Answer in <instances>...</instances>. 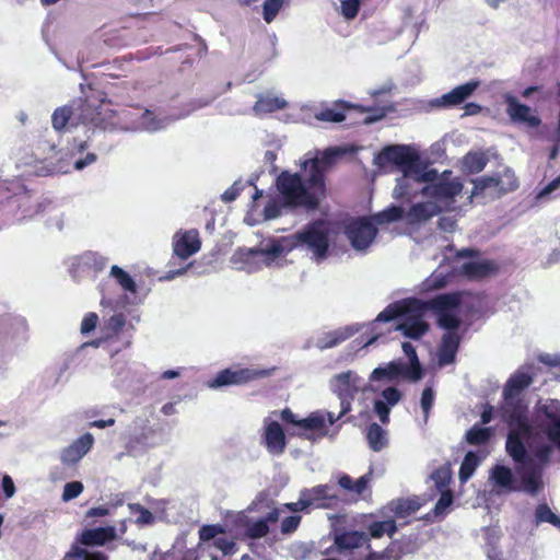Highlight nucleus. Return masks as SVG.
Segmentation results:
<instances>
[{
  "label": "nucleus",
  "mask_w": 560,
  "mask_h": 560,
  "mask_svg": "<svg viewBox=\"0 0 560 560\" xmlns=\"http://www.w3.org/2000/svg\"><path fill=\"white\" fill-rule=\"evenodd\" d=\"M72 115L70 107L63 106L55 109L51 116V124L55 130H62Z\"/></svg>",
  "instance_id": "nucleus-46"
},
{
  "label": "nucleus",
  "mask_w": 560,
  "mask_h": 560,
  "mask_svg": "<svg viewBox=\"0 0 560 560\" xmlns=\"http://www.w3.org/2000/svg\"><path fill=\"white\" fill-rule=\"evenodd\" d=\"M538 361L547 366L556 369L560 364V354L541 353Z\"/></svg>",
  "instance_id": "nucleus-63"
},
{
  "label": "nucleus",
  "mask_w": 560,
  "mask_h": 560,
  "mask_svg": "<svg viewBox=\"0 0 560 560\" xmlns=\"http://www.w3.org/2000/svg\"><path fill=\"white\" fill-rule=\"evenodd\" d=\"M129 510L131 514H138L136 520L138 524L149 525L154 521L153 514L149 510L142 508L140 504H129Z\"/></svg>",
  "instance_id": "nucleus-53"
},
{
  "label": "nucleus",
  "mask_w": 560,
  "mask_h": 560,
  "mask_svg": "<svg viewBox=\"0 0 560 560\" xmlns=\"http://www.w3.org/2000/svg\"><path fill=\"white\" fill-rule=\"evenodd\" d=\"M340 418L341 417H339V415L335 416L329 411H314L308 417L301 419L299 427L305 430H314L317 432L318 438H324L329 435L326 422H328L329 425H332Z\"/></svg>",
  "instance_id": "nucleus-22"
},
{
  "label": "nucleus",
  "mask_w": 560,
  "mask_h": 560,
  "mask_svg": "<svg viewBox=\"0 0 560 560\" xmlns=\"http://www.w3.org/2000/svg\"><path fill=\"white\" fill-rule=\"evenodd\" d=\"M404 357L375 368L369 381L415 384L420 381V360L416 347L409 341L401 345Z\"/></svg>",
  "instance_id": "nucleus-6"
},
{
  "label": "nucleus",
  "mask_w": 560,
  "mask_h": 560,
  "mask_svg": "<svg viewBox=\"0 0 560 560\" xmlns=\"http://www.w3.org/2000/svg\"><path fill=\"white\" fill-rule=\"evenodd\" d=\"M401 398L400 392L393 387H386L381 396L374 401V411L383 424L389 420V413L392 407L397 405Z\"/></svg>",
  "instance_id": "nucleus-25"
},
{
  "label": "nucleus",
  "mask_w": 560,
  "mask_h": 560,
  "mask_svg": "<svg viewBox=\"0 0 560 560\" xmlns=\"http://www.w3.org/2000/svg\"><path fill=\"white\" fill-rule=\"evenodd\" d=\"M552 452V447L548 444L538 445L535 451V457H537L542 464L548 463L550 458V454Z\"/></svg>",
  "instance_id": "nucleus-62"
},
{
  "label": "nucleus",
  "mask_w": 560,
  "mask_h": 560,
  "mask_svg": "<svg viewBox=\"0 0 560 560\" xmlns=\"http://www.w3.org/2000/svg\"><path fill=\"white\" fill-rule=\"evenodd\" d=\"M369 540L368 535L364 532H345L336 534L335 544L339 549H354L359 548Z\"/></svg>",
  "instance_id": "nucleus-35"
},
{
  "label": "nucleus",
  "mask_w": 560,
  "mask_h": 560,
  "mask_svg": "<svg viewBox=\"0 0 560 560\" xmlns=\"http://www.w3.org/2000/svg\"><path fill=\"white\" fill-rule=\"evenodd\" d=\"M63 560H106V557L101 552L89 553L85 550H77L65 556Z\"/></svg>",
  "instance_id": "nucleus-54"
},
{
  "label": "nucleus",
  "mask_w": 560,
  "mask_h": 560,
  "mask_svg": "<svg viewBox=\"0 0 560 560\" xmlns=\"http://www.w3.org/2000/svg\"><path fill=\"white\" fill-rule=\"evenodd\" d=\"M438 159H431V156L422 153V183H425V185L439 180L441 174L436 170L429 168V165L438 161Z\"/></svg>",
  "instance_id": "nucleus-47"
},
{
  "label": "nucleus",
  "mask_w": 560,
  "mask_h": 560,
  "mask_svg": "<svg viewBox=\"0 0 560 560\" xmlns=\"http://www.w3.org/2000/svg\"><path fill=\"white\" fill-rule=\"evenodd\" d=\"M261 440L268 453L273 456L281 455L285 450V434L280 423L270 417L264 419Z\"/></svg>",
  "instance_id": "nucleus-17"
},
{
  "label": "nucleus",
  "mask_w": 560,
  "mask_h": 560,
  "mask_svg": "<svg viewBox=\"0 0 560 560\" xmlns=\"http://www.w3.org/2000/svg\"><path fill=\"white\" fill-rule=\"evenodd\" d=\"M116 528L114 526L97 527L84 530L81 541L86 546H103L107 541L116 539Z\"/></svg>",
  "instance_id": "nucleus-28"
},
{
  "label": "nucleus",
  "mask_w": 560,
  "mask_h": 560,
  "mask_svg": "<svg viewBox=\"0 0 560 560\" xmlns=\"http://www.w3.org/2000/svg\"><path fill=\"white\" fill-rule=\"evenodd\" d=\"M479 465V457L474 452H468L459 467V480L462 482H466L475 472L476 468Z\"/></svg>",
  "instance_id": "nucleus-41"
},
{
  "label": "nucleus",
  "mask_w": 560,
  "mask_h": 560,
  "mask_svg": "<svg viewBox=\"0 0 560 560\" xmlns=\"http://www.w3.org/2000/svg\"><path fill=\"white\" fill-rule=\"evenodd\" d=\"M478 80H471L454 88L448 93L443 94L430 102L432 107H455L463 104L479 88Z\"/></svg>",
  "instance_id": "nucleus-19"
},
{
  "label": "nucleus",
  "mask_w": 560,
  "mask_h": 560,
  "mask_svg": "<svg viewBox=\"0 0 560 560\" xmlns=\"http://www.w3.org/2000/svg\"><path fill=\"white\" fill-rule=\"evenodd\" d=\"M83 483L81 481L67 482L63 486L62 501L68 502L78 498L83 492Z\"/></svg>",
  "instance_id": "nucleus-52"
},
{
  "label": "nucleus",
  "mask_w": 560,
  "mask_h": 560,
  "mask_svg": "<svg viewBox=\"0 0 560 560\" xmlns=\"http://www.w3.org/2000/svg\"><path fill=\"white\" fill-rule=\"evenodd\" d=\"M98 317L95 313H89L84 316L81 324V332L89 334L95 329Z\"/></svg>",
  "instance_id": "nucleus-59"
},
{
  "label": "nucleus",
  "mask_w": 560,
  "mask_h": 560,
  "mask_svg": "<svg viewBox=\"0 0 560 560\" xmlns=\"http://www.w3.org/2000/svg\"><path fill=\"white\" fill-rule=\"evenodd\" d=\"M434 401V392L431 387L422 389V411L424 412V420H427L428 413Z\"/></svg>",
  "instance_id": "nucleus-57"
},
{
  "label": "nucleus",
  "mask_w": 560,
  "mask_h": 560,
  "mask_svg": "<svg viewBox=\"0 0 560 560\" xmlns=\"http://www.w3.org/2000/svg\"><path fill=\"white\" fill-rule=\"evenodd\" d=\"M359 376L352 371L341 372L335 375L330 381V387L340 398L341 411L339 417H342L350 410V400L353 394L358 390Z\"/></svg>",
  "instance_id": "nucleus-16"
},
{
  "label": "nucleus",
  "mask_w": 560,
  "mask_h": 560,
  "mask_svg": "<svg viewBox=\"0 0 560 560\" xmlns=\"http://www.w3.org/2000/svg\"><path fill=\"white\" fill-rule=\"evenodd\" d=\"M328 233L329 228L325 222H314L294 235L296 240L295 245L311 252L312 258L319 264L326 259L328 254Z\"/></svg>",
  "instance_id": "nucleus-12"
},
{
  "label": "nucleus",
  "mask_w": 560,
  "mask_h": 560,
  "mask_svg": "<svg viewBox=\"0 0 560 560\" xmlns=\"http://www.w3.org/2000/svg\"><path fill=\"white\" fill-rule=\"evenodd\" d=\"M521 465L523 466V471L521 472L520 490H524L525 492L535 495L544 486L541 467L535 464L533 458L532 462Z\"/></svg>",
  "instance_id": "nucleus-23"
},
{
  "label": "nucleus",
  "mask_w": 560,
  "mask_h": 560,
  "mask_svg": "<svg viewBox=\"0 0 560 560\" xmlns=\"http://www.w3.org/2000/svg\"><path fill=\"white\" fill-rule=\"evenodd\" d=\"M369 529L371 537L381 538L384 535L392 537L396 532L397 527L394 520H386L371 524Z\"/></svg>",
  "instance_id": "nucleus-44"
},
{
  "label": "nucleus",
  "mask_w": 560,
  "mask_h": 560,
  "mask_svg": "<svg viewBox=\"0 0 560 560\" xmlns=\"http://www.w3.org/2000/svg\"><path fill=\"white\" fill-rule=\"evenodd\" d=\"M316 119L323 121L340 122L345 120V114L332 108H327L315 115Z\"/></svg>",
  "instance_id": "nucleus-55"
},
{
  "label": "nucleus",
  "mask_w": 560,
  "mask_h": 560,
  "mask_svg": "<svg viewBox=\"0 0 560 560\" xmlns=\"http://www.w3.org/2000/svg\"><path fill=\"white\" fill-rule=\"evenodd\" d=\"M94 438L85 433L75 440L68 447L62 450L60 459L63 464L70 465L79 462L93 446Z\"/></svg>",
  "instance_id": "nucleus-24"
},
{
  "label": "nucleus",
  "mask_w": 560,
  "mask_h": 560,
  "mask_svg": "<svg viewBox=\"0 0 560 560\" xmlns=\"http://www.w3.org/2000/svg\"><path fill=\"white\" fill-rule=\"evenodd\" d=\"M491 480L494 486L506 492L520 491L511 468L504 465H495L491 469Z\"/></svg>",
  "instance_id": "nucleus-29"
},
{
  "label": "nucleus",
  "mask_w": 560,
  "mask_h": 560,
  "mask_svg": "<svg viewBox=\"0 0 560 560\" xmlns=\"http://www.w3.org/2000/svg\"><path fill=\"white\" fill-rule=\"evenodd\" d=\"M272 370L267 369H225L208 382V387L220 388L229 385H242L254 380L264 378L271 374Z\"/></svg>",
  "instance_id": "nucleus-14"
},
{
  "label": "nucleus",
  "mask_w": 560,
  "mask_h": 560,
  "mask_svg": "<svg viewBox=\"0 0 560 560\" xmlns=\"http://www.w3.org/2000/svg\"><path fill=\"white\" fill-rule=\"evenodd\" d=\"M284 0H266L262 5V15L266 23H271L281 8L283 7Z\"/></svg>",
  "instance_id": "nucleus-48"
},
{
  "label": "nucleus",
  "mask_w": 560,
  "mask_h": 560,
  "mask_svg": "<svg viewBox=\"0 0 560 560\" xmlns=\"http://www.w3.org/2000/svg\"><path fill=\"white\" fill-rule=\"evenodd\" d=\"M489 159L482 151H469L462 159V171L466 174H478L482 172Z\"/></svg>",
  "instance_id": "nucleus-32"
},
{
  "label": "nucleus",
  "mask_w": 560,
  "mask_h": 560,
  "mask_svg": "<svg viewBox=\"0 0 560 560\" xmlns=\"http://www.w3.org/2000/svg\"><path fill=\"white\" fill-rule=\"evenodd\" d=\"M247 535L252 538H260L268 534L269 526L267 520H257L247 525Z\"/></svg>",
  "instance_id": "nucleus-50"
},
{
  "label": "nucleus",
  "mask_w": 560,
  "mask_h": 560,
  "mask_svg": "<svg viewBox=\"0 0 560 560\" xmlns=\"http://www.w3.org/2000/svg\"><path fill=\"white\" fill-rule=\"evenodd\" d=\"M331 487L328 485H319L312 489L302 491L305 499H310V505L317 509H327L337 500V495L330 492Z\"/></svg>",
  "instance_id": "nucleus-27"
},
{
  "label": "nucleus",
  "mask_w": 560,
  "mask_h": 560,
  "mask_svg": "<svg viewBox=\"0 0 560 560\" xmlns=\"http://www.w3.org/2000/svg\"><path fill=\"white\" fill-rule=\"evenodd\" d=\"M529 430L521 432L517 425H508L509 432L505 451L516 464L532 462L524 439H529L534 431L542 433L560 451V400L538 399L534 406L530 419L527 417Z\"/></svg>",
  "instance_id": "nucleus-2"
},
{
  "label": "nucleus",
  "mask_w": 560,
  "mask_h": 560,
  "mask_svg": "<svg viewBox=\"0 0 560 560\" xmlns=\"http://www.w3.org/2000/svg\"><path fill=\"white\" fill-rule=\"evenodd\" d=\"M439 492L440 498L432 511L428 512L425 515H422V521L425 523H434L443 520L448 513V509L453 504L454 495L452 490H443Z\"/></svg>",
  "instance_id": "nucleus-30"
},
{
  "label": "nucleus",
  "mask_w": 560,
  "mask_h": 560,
  "mask_svg": "<svg viewBox=\"0 0 560 560\" xmlns=\"http://www.w3.org/2000/svg\"><path fill=\"white\" fill-rule=\"evenodd\" d=\"M171 124V119L167 117L156 118L153 117L152 114L147 110L141 117V128L149 132H156L165 129Z\"/></svg>",
  "instance_id": "nucleus-40"
},
{
  "label": "nucleus",
  "mask_w": 560,
  "mask_h": 560,
  "mask_svg": "<svg viewBox=\"0 0 560 560\" xmlns=\"http://www.w3.org/2000/svg\"><path fill=\"white\" fill-rule=\"evenodd\" d=\"M387 508L396 516L407 517L418 510L419 504L413 500L398 499V500L392 501Z\"/></svg>",
  "instance_id": "nucleus-39"
},
{
  "label": "nucleus",
  "mask_w": 560,
  "mask_h": 560,
  "mask_svg": "<svg viewBox=\"0 0 560 560\" xmlns=\"http://www.w3.org/2000/svg\"><path fill=\"white\" fill-rule=\"evenodd\" d=\"M371 472L369 474H365L363 476H361L359 479L357 480H353L350 476L348 475H342L339 480H338V483L339 486L349 491V492H352L357 495H360L362 494L366 488H368V485L370 483L371 481Z\"/></svg>",
  "instance_id": "nucleus-37"
},
{
  "label": "nucleus",
  "mask_w": 560,
  "mask_h": 560,
  "mask_svg": "<svg viewBox=\"0 0 560 560\" xmlns=\"http://www.w3.org/2000/svg\"><path fill=\"white\" fill-rule=\"evenodd\" d=\"M284 107H287L285 100L279 96H273L271 94H259L257 96V102L255 103L253 110L255 115H262L273 113Z\"/></svg>",
  "instance_id": "nucleus-33"
},
{
  "label": "nucleus",
  "mask_w": 560,
  "mask_h": 560,
  "mask_svg": "<svg viewBox=\"0 0 560 560\" xmlns=\"http://www.w3.org/2000/svg\"><path fill=\"white\" fill-rule=\"evenodd\" d=\"M533 383V376L526 372L517 370L506 381L503 387V400L499 407L501 420L508 425H517L522 432H527L528 406L523 398L524 390Z\"/></svg>",
  "instance_id": "nucleus-5"
},
{
  "label": "nucleus",
  "mask_w": 560,
  "mask_h": 560,
  "mask_svg": "<svg viewBox=\"0 0 560 560\" xmlns=\"http://www.w3.org/2000/svg\"><path fill=\"white\" fill-rule=\"evenodd\" d=\"M82 260L84 265L96 271L103 270L107 265V258L94 252L85 253L82 256Z\"/></svg>",
  "instance_id": "nucleus-49"
},
{
  "label": "nucleus",
  "mask_w": 560,
  "mask_h": 560,
  "mask_svg": "<svg viewBox=\"0 0 560 560\" xmlns=\"http://www.w3.org/2000/svg\"><path fill=\"white\" fill-rule=\"evenodd\" d=\"M340 148H329L320 153L302 162V166L308 174L305 187L298 174L283 172L277 179V187L284 202L288 206H303L307 209L317 208L319 200L325 196L324 172L343 154Z\"/></svg>",
  "instance_id": "nucleus-1"
},
{
  "label": "nucleus",
  "mask_w": 560,
  "mask_h": 560,
  "mask_svg": "<svg viewBox=\"0 0 560 560\" xmlns=\"http://www.w3.org/2000/svg\"><path fill=\"white\" fill-rule=\"evenodd\" d=\"M451 270H446L443 266L436 268L425 280L422 281V291L439 290L447 285L451 280L457 277L454 273V264Z\"/></svg>",
  "instance_id": "nucleus-31"
},
{
  "label": "nucleus",
  "mask_w": 560,
  "mask_h": 560,
  "mask_svg": "<svg viewBox=\"0 0 560 560\" xmlns=\"http://www.w3.org/2000/svg\"><path fill=\"white\" fill-rule=\"evenodd\" d=\"M110 276L114 277L124 290L135 293L137 290L133 279L120 267L113 266L110 268Z\"/></svg>",
  "instance_id": "nucleus-45"
},
{
  "label": "nucleus",
  "mask_w": 560,
  "mask_h": 560,
  "mask_svg": "<svg viewBox=\"0 0 560 560\" xmlns=\"http://www.w3.org/2000/svg\"><path fill=\"white\" fill-rule=\"evenodd\" d=\"M445 330L446 332L442 336L436 350L438 363L440 366L448 365L455 361L460 343V336L458 335L457 329Z\"/></svg>",
  "instance_id": "nucleus-21"
},
{
  "label": "nucleus",
  "mask_w": 560,
  "mask_h": 560,
  "mask_svg": "<svg viewBox=\"0 0 560 560\" xmlns=\"http://www.w3.org/2000/svg\"><path fill=\"white\" fill-rule=\"evenodd\" d=\"M360 8V0H342L341 1V12L343 16L348 20L357 16Z\"/></svg>",
  "instance_id": "nucleus-56"
},
{
  "label": "nucleus",
  "mask_w": 560,
  "mask_h": 560,
  "mask_svg": "<svg viewBox=\"0 0 560 560\" xmlns=\"http://www.w3.org/2000/svg\"><path fill=\"white\" fill-rule=\"evenodd\" d=\"M431 479L433 480L438 491L451 490L448 485L452 479V471L447 465L436 468L432 472Z\"/></svg>",
  "instance_id": "nucleus-43"
},
{
  "label": "nucleus",
  "mask_w": 560,
  "mask_h": 560,
  "mask_svg": "<svg viewBox=\"0 0 560 560\" xmlns=\"http://www.w3.org/2000/svg\"><path fill=\"white\" fill-rule=\"evenodd\" d=\"M284 252V247L279 243H272L262 248H244L237 250L232 256V264L238 270L255 272L260 265H271Z\"/></svg>",
  "instance_id": "nucleus-11"
},
{
  "label": "nucleus",
  "mask_w": 560,
  "mask_h": 560,
  "mask_svg": "<svg viewBox=\"0 0 560 560\" xmlns=\"http://www.w3.org/2000/svg\"><path fill=\"white\" fill-rule=\"evenodd\" d=\"M560 188V175L548 183L539 192L538 198H545Z\"/></svg>",
  "instance_id": "nucleus-64"
},
{
  "label": "nucleus",
  "mask_w": 560,
  "mask_h": 560,
  "mask_svg": "<svg viewBox=\"0 0 560 560\" xmlns=\"http://www.w3.org/2000/svg\"><path fill=\"white\" fill-rule=\"evenodd\" d=\"M446 252H454L446 257L450 264H454V273L470 281H480L499 272V265L492 259H479L481 253L478 248L466 247L456 249L448 245Z\"/></svg>",
  "instance_id": "nucleus-7"
},
{
  "label": "nucleus",
  "mask_w": 560,
  "mask_h": 560,
  "mask_svg": "<svg viewBox=\"0 0 560 560\" xmlns=\"http://www.w3.org/2000/svg\"><path fill=\"white\" fill-rule=\"evenodd\" d=\"M88 148V140L74 139L69 149L71 158L74 159L73 166L78 171L85 168L96 161V154L94 153H88L84 158L75 159L78 154H82Z\"/></svg>",
  "instance_id": "nucleus-34"
},
{
  "label": "nucleus",
  "mask_w": 560,
  "mask_h": 560,
  "mask_svg": "<svg viewBox=\"0 0 560 560\" xmlns=\"http://www.w3.org/2000/svg\"><path fill=\"white\" fill-rule=\"evenodd\" d=\"M247 184L254 185L253 180H247L246 183H243L242 180H235L233 185L221 195L222 201L231 202L235 200Z\"/></svg>",
  "instance_id": "nucleus-51"
},
{
  "label": "nucleus",
  "mask_w": 560,
  "mask_h": 560,
  "mask_svg": "<svg viewBox=\"0 0 560 560\" xmlns=\"http://www.w3.org/2000/svg\"><path fill=\"white\" fill-rule=\"evenodd\" d=\"M370 329L375 335L364 347L373 345L380 336L392 331H400L406 338L419 339L420 300L407 298L388 304L370 324Z\"/></svg>",
  "instance_id": "nucleus-4"
},
{
  "label": "nucleus",
  "mask_w": 560,
  "mask_h": 560,
  "mask_svg": "<svg viewBox=\"0 0 560 560\" xmlns=\"http://www.w3.org/2000/svg\"><path fill=\"white\" fill-rule=\"evenodd\" d=\"M201 247L197 230L176 232L173 236L174 254L180 259H187L198 253Z\"/></svg>",
  "instance_id": "nucleus-20"
},
{
  "label": "nucleus",
  "mask_w": 560,
  "mask_h": 560,
  "mask_svg": "<svg viewBox=\"0 0 560 560\" xmlns=\"http://www.w3.org/2000/svg\"><path fill=\"white\" fill-rule=\"evenodd\" d=\"M373 165L381 173H400L393 189V198L417 197L420 192V153L407 144L385 145L373 159Z\"/></svg>",
  "instance_id": "nucleus-3"
},
{
  "label": "nucleus",
  "mask_w": 560,
  "mask_h": 560,
  "mask_svg": "<svg viewBox=\"0 0 560 560\" xmlns=\"http://www.w3.org/2000/svg\"><path fill=\"white\" fill-rule=\"evenodd\" d=\"M300 521L301 517L298 515L287 516L281 523V532L284 534L294 532L298 528Z\"/></svg>",
  "instance_id": "nucleus-61"
},
{
  "label": "nucleus",
  "mask_w": 560,
  "mask_h": 560,
  "mask_svg": "<svg viewBox=\"0 0 560 560\" xmlns=\"http://www.w3.org/2000/svg\"><path fill=\"white\" fill-rule=\"evenodd\" d=\"M506 114L515 124H523L529 128H538L541 119L535 112L525 104H522L515 96L506 95Z\"/></svg>",
  "instance_id": "nucleus-18"
},
{
  "label": "nucleus",
  "mask_w": 560,
  "mask_h": 560,
  "mask_svg": "<svg viewBox=\"0 0 560 560\" xmlns=\"http://www.w3.org/2000/svg\"><path fill=\"white\" fill-rule=\"evenodd\" d=\"M376 234L377 229L371 218L354 219L346 226L347 238L357 252H365L373 243Z\"/></svg>",
  "instance_id": "nucleus-13"
},
{
  "label": "nucleus",
  "mask_w": 560,
  "mask_h": 560,
  "mask_svg": "<svg viewBox=\"0 0 560 560\" xmlns=\"http://www.w3.org/2000/svg\"><path fill=\"white\" fill-rule=\"evenodd\" d=\"M536 524L549 523L556 527H560V517L556 515L547 503H540L535 511Z\"/></svg>",
  "instance_id": "nucleus-42"
},
{
  "label": "nucleus",
  "mask_w": 560,
  "mask_h": 560,
  "mask_svg": "<svg viewBox=\"0 0 560 560\" xmlns=\"http://www.w3.org/2000/svg\"><path fill=\"white\" fill-rule=\"evenodd\" d=\"M462 292L439 294L430 300H422V314L431 311L436 318V324L443 329H458L462 320L457 311L462 304Z\"/></svg>",
  "instance_id": "nucleus-10"
},
{
  "label": "nucleus",
  "mask_w": 560,
  "mask_h": 560,
  "mask_svg": "<svg viewBox=\"0 0 560 560\" xmlns=\"http://www.w3.org/2000/svg\"><path fill=\"white\" fill-rule=\"evenodd\" d=\"M492 436V429L491 428H482L478 424L472 425L467 432H466V441L470 445H483L487 444Z\"/></svg>",
  "instance_id": "nucleus-38"
},
{
  "label": "nucleus",
  "mask_w": 560,
  "mask_h": 560,
  "mask_svg": "<svg viewBox=\"0 0 560 560\" xmlns=\"http://www.w3.org/2000/svg\"><path fill=\"white\" fill-rule=\"evenodd\" d=\"M90 108H91V105L86 104L85 108L82 109V114H81L82 122L83 124H92L95 127H101L100 120H98L100 113L91 112Z\"/></svg>",
  "instance_id": "nucleus-58"
},
{
  "label": "nucleus",
  "mask_w": 560,
  "mask_h": 560,
  "mask_svg": "<svg viewBox=\"0 0 560 560\" xmlns=\"http://www.w3.org/2000/svg\"><path fill=\"white\" fill-rule=\"evenodd\" d=\"M463 189L459 178H452V171L445 170L441 173L439 180L427 184L422 187V196H429L436 200H453Z\"/></svg>",
  "instance_id": "nucleus-15"
},
{
  "label": "nucleus",
  "mask_w": 560,
  "mask_h": 560,
  "mask_svg": "<svg viewBox=\"0 0 560 560\" xmlns=\"http://www.w3.org/2000/svg\"><path fill=\"white\" fill-rule=\"evenodd\" d=\"M399 205H393L387 207L381 212H377L371 217V220L375 224H389L396 221H404L408 228V234L418 242V229L420 224V200L417 197H411L410 200L405 198L397 199Z\"/></svg>",
  "instance_id": "nucleus-9"
},
{
  "label": "nucleus",
  "mask_w": 560,
  "mask_h": 560,
  "mask_svg": "<svg viewBox=\"0 0 560 560\" xmlns=\"http://www.w3.org/2000/svg\"><path fill=\"white\" fill-rule=\"evenodd\" d=\"M360 329L359 325H351L342 328H338L332 331L324 332L316 340V348L319 350L329 349L343 342Z\"/></svg>",
  "instance_id": "nucleus-26"
},
{
  "label": "nucleus",
  "mask_w": 560,
  "mask_h": 560,
  "mask_svg": "<svg viewBox=\"0 0 560 560\" xmlns=\"http://www.w3.org/2000/svg\"><path fill=\"white\" fill-rule=\"evenodd\" d=\"M221 533V529L218 526L214 525H206L202 526L199 530V537L203 541H208L211 539L218 538L217 535Z\"/></svg>",
  "instance_id": "nucleus-60"
},
{
  "label": "nucleus",
  "mask_w": 560,
  "mask_h": 560,
  "mask_svg": "<svg viewBox=\"0 0 560 560\" xmlns=\"http://www.w3.org/2000/svg\"><path fill=\"white\" fill-rule=\"evenodd\" d=\"M470 183L474 187L469 198H476L481 202L498 200L515 191L520 186L518 178L511 168L471 178Z\"/></svg>",
  "instance_id": "nucleus-8"
},
{
  "label": "nucleus",
  "mask_w": 560,
  "mask_h": 560,
  "mask_svg": "<svg viewBox=\"0 0 560 560\" xmlns=\"http://www.w3.org/2000/svg\"><path fill=\"white\" fill-rule=\"evenodd\" d=\"M366 440L374 452H381L388 444V433L377 423H372L368 428Z\"/></svg>",
  "instance_id": "nucleus-36"
}]
</instances>
